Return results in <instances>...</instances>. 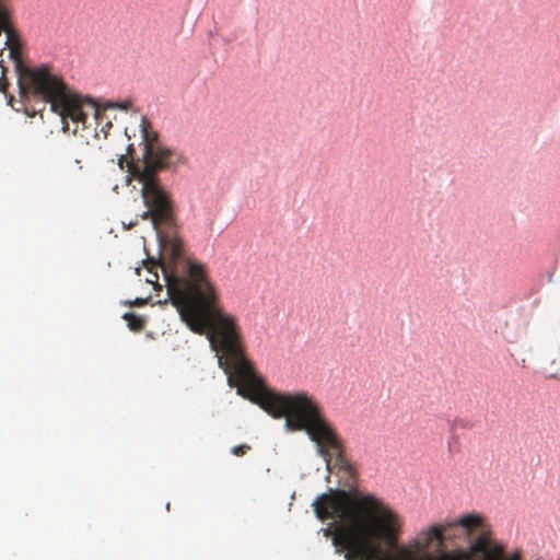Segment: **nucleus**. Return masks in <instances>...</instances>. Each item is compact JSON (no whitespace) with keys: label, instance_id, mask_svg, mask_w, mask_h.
I'll list each match as a JSON object with an SVG mask.
<instances>
[{"label":"nucleus","instance_id":"obj_2","mask_svg":"<svg viewBox=\"0 0 560 560\" xmlns=\"http://www.w3.org/2000/svg\"><path fill=\"white\" fill-rule=\"evenodd\" d=\"M179 271L186 278L168 285L173 305L192 332H208L219 365L228 375L229 386L236 387L237 395L243 394L259 375L245 357L237 318L221 306L218 288L206 265L183 262Z\"/></svg>","mask_w":560,"mask_h":560},{"label":"nucleus","instance_id":"obj_5","mask_svg":"<svg viewBox=\"0 0 560 560\" xmlns=\"http://www.w3.org/2000/svg\"><path fill=\"white\" fill-rule=\"evenodd\" d=\"M140 142L142 150L141 165L129 163V178L141 184V197L147 210L141 214L142 220H150L161 237L162 226L174 225V207L168 191L159 177V172L183 164L184 155L176 149L162 142L159 132L151 121L141 116Z\"/></svg>","mask_w":560,"mask_h":560},{"label":"nucleus","instance_id":"obj_12","mask_svg":"<svg viewBox=\"0 0 560 560\" xmlns=\"http://www.w3.org/2000/svg\"><path fill=\"white\" fill-rule=\"evenodd\" d=\"M124 318L127 320L128 327L131 330L140 331L144 328L145 320L141 316L135 314H126Z\"/></svg>","mask_w":560,"mask_h":560},{"label":"nucleus","instance_id":"obj_7","mask_svg":"<svg viewBox=\"0 0 560 560\" xmlns=\"http://www.w3.org/2000/svg\"><path fill=\"white\" fill-rule=\"evenodd\" d=\"M458 526L465 530L467 537H470L476 529L483 526V517L480 514L470 513L445 524V528H448V532Z\"/></svg>","mask_w":560,"mask_h":560},{"label":"nucleus","instance_id":"obj_10","mask_svg":"<svg viewBox=\"0 0 560 560\" xmlns=\"http://www.w3.org/2000/svg\"><path fill=\"white\" fill-rule=\"evenodd\" d=\"M320 495H322V494H319L318 497H316V499L314 500V502H313V508H314V509H315V502L317 501V499H318ZM314 512H315V515H317L315 510H314ZM316 517L319 520V517H318V516H316ZM325 520H334V522H332V525H334V527H335V528H334V532H332V529H331L330 527H328V528L324 529V535H325V537H330V536L334 534L332 539H335V537H336V535H337L338 527H339V525H340V517H339V516H337V515H332V516H328V517L323 518V521H325ZM320 521H322V518H320ZM332 544H335V540H332ZM334 546L336 547L337 552H345V555L347 553V549H342L340 546H338V547H337L336 545H334Z\"/></svg>","mask_w":560,"mask_h":560},{"label":"nucleus","instance_id":"obj_17","mask_svg":"<svg viewBox=\"0 0 560 560\" xmlns=\"http://www.w3.org/2000/svg\"><path fill=\"white\" fill-rule=\"evenodd\" d=\"M24 112L30 117H34L36 115V110H30L27 107H25Z\"/></svg>","mask_w":560,"mask_h":560},{"label":"nucleus","instance_id":"obj_3","mask_svg":"<svg viewBox=\"0 0 560 560\" xmlns=\"http://www.w3.org/2000/svg\"><path fill=\"white\" fill-rule=\"evenodd\" d=\"M240 396L258 405L275 419H285L290 431H304L317 446L327 468L342 472L346 490L357 486L358 471L345 454L343 443L326 417L322 404L308 392L277 393L268 389L258 376Z\"/></svg>","mask_w":560,"mask_h":560},{"label":"nucleus","instance_id":"obj_4","mask_svg":"<svg viewBox=\"0 0 560 560\" xmlns=\"http://www.w3.org/2000/svg\"><path fill=\"white\" fill-rule=\"evenodd\" d=\"M4 45L13 61L18 75V85L21 101L26 103L35 100L50 105V110L59 117L61 130L77 133L79 125H85L88 108L98 118L100 110L88 97L71 89L61 75L52 71L51 67L42 65L30 67L22 59V43L13 26L3 31Z\"/></svg>","mask_w":560,"mask_h":560},{"label":"nucleus","instance_id":"obj_9","mask_svg":"<svg viewBox=\"0 0 560 560\" xmlns=\"http://www.w3.org/2000/svg\"><path fill=\"white\" fill-rule=\"evenodd\" d=\"M139 149H141V148L139 147ZM140 152L142 153V150H140ZM141 159H142V154L137 158L136 156L135 144L130 143L127 147L126 155H120L119 156V159H118V166H119L120 170H124L125 165H126L127 166V172L129 173V163L133 162L135 164L141 165Z\"/></svg>","mask_w":560,"mask_h":560},{"label":"nucleus","instance_id":"obj_1","mask_svg":"<svg viewBox=\"0 0 560 560\" xmlns=\"http://www.w3.org/2000/svg\"><path fill=\"white\" fill-rule=\"evenodd\" d=\"M319 518L337 515L340 525L335 545L347 549L346 560H479L497 541L490 532L481 530L466 550L431 555L428 549L436 541L443 546L450 537L444 525H432L406 546L398 541L404 520L381 498L370 492L329 488L315 502Z\"/></svg>","mask_w":560,"mask_h":560},{"label":"nucleus","instance_id":"obj_18","mask_svg":"<svg viewBox=\"0 0 560 560\" xmlns=\"http://www.w3.org/2000/svg\"><path fill=\"white\" fill-rule=\"evenodd\" d=\"M75 163L79 165V170H82V166L80 165L81 164V160L77 159Z\"/></svg>","mask_w":560,"mask_h":560},{"label":"nucleus","instance_id":"obj_6","mask_svg":"<svg viewBox=\"0 0 560 560\" xmlns=\"http://www.w3.org/2000/svg\"><path fill=\"white\" fill-rule=\"evenodd\" d=\"M160 240L162 247V258L159 260H154L152 258L143 260V266L149 272V277H147L145 281L153 284L154 289H161V284L159 283L160 277L158 272V270L161 269L166 290L168 291V285L175 281L177 282V280L179 281L186 278L179 271V266L183 262H188L191 265L203 264L186 255L184 242L177 235H164L161 236Z\"/></svg>","mask_w":560,"mask_h":560},{"label":"nucleus","instance_id":"obj_14","mask_svg":"<svg viewBox=\"0 0 560 560\" xmlns=\"http://www.w3.org/2000/svg\"><path fill=\"white\" fill-rule=\"evenodd\" d=\"M250 450V446L247 445V444H242V445H237V446H234L232 448V454L235 455V456H243L245 455L248 451Z\"/></svg>","mask_w":560,"mask_h":560},{"label":"nucleus","instance_id":"obj_11","mask_svg":"<svg viewBox=\"0 0 560 560\" xmlns=\"http://www.w3.org/2000/svg\"><path fill=\"white\" fill-rule=\"evenodd\" d=\"M11 26V10L2 0H0V33Z\"/></svg>","mask_w":560,"mask_h":560},{"label":"nucleus","instance_id":"obj_13","mask_svg":"<svg viewBox=\"0 0 560 560\" xmlns=\"http://www.w3.org/2000/svg\"><path fill=\"white\" fill-rule=\"evenodd\" d=\"M0 66L2 67V75L0 77V92L8 96V102L10 105H12L13 95H8V88L10 83L5 77V68L1 63Z\"/></svg>","mask_w":560,"mask_h":560},{"label":"nucleus","instance_id":"obj_15","mask_svg":"<svg viewBox=\"0 0 560 560\" xmlns=\"http://www.w3.org/2000/svg\"><path fill=\"white\" fill-rule=\"evenodd\" d=\"M131 105H132L131 101H124V102L109 103L108 107L128 110L131 107Z\"/></svg>","mask_w":560,"mask_h":560},{"label":"nucleus","instance_id":"obj_16","mask_svg":"<svg viewBox=\"0 0 560 560\" xmlns=\"http://www.w3.org/2000/svg\"><path fill=\"white\" fill-rule=\"evenodd\" d=\"M549 378H558L560 380V369H553L549 372L548 376Z\"/></svg>","mask_w":560,"mask_h":560},{"label":"nucleus","instance_id":"obj_8","mask_svg":"<svg viewBox=\"0 0 560 560\" xmlns=\"http://www.w3.org/2000/svg\"><path fill=\"white\" fill-rule=\"evenodd\" d=\"M479 560H523V556L518 550L506 553L504 547L495 542Z\"/></svg>","mask_w":560,"mask_h":560}]
</instances>
